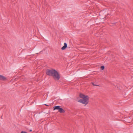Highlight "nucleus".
Listing matches in <instances>:
<instances>
[{
    "mask_svg": "<svg viewBox=\"0 0 133 133\" xmlns=\"http://www.w3.org/2000/svg\"><path fill=\"white\" fill-rule=\"evenodd\" d=\"M60 106H55L53 107L54 110H55L57 109L58 110L60 108Z\"/></svg>",
    "mask_w": 133,
    "mask_h": 133,
    "instance_id": "6",
    "label": "nucleus"
},
{
    "mask_svg": "<svg viewBox=\"0 0 133 133\" xmlns=\"http://www.w3.org/2000/svg\"><path fill=\"white\" fill-rule=\"evenodd\" d=\"M6 79V78L4 77L3 76L0 75V80L4 81Z\"/></svg>",
    "mask_w": 133,
    "mask_h": 133,
    "instance_id": "3",
    "label": "nucleus"
},
{
    "mask_svg": "<svg viewBox=\"0 0 133 133\" xmlns=\"http://www.w3.org/2000/svg\"><path fill=\"white\" fill-rule=\"evenodd\" d=\"M67 47V44L66 43H64V46L61 49L62 50H65Z\"/></svg>",
    "mask_w": 133,
    "mask_h": 133,
    "instance_id": "5",
    "label": "nucleus"
},
{
    "mask_svg": "<svg viewBox=\"0 0 133 133\" xmlns=\"http://www.w3.org/2000/svg\"><path fill=\"white\" fill-rule=\"evenodd\" d=\"M21 133H27L26 132L24 131H22Z\"/></svg>",
    "mask_w": 133,
    "mask_h": 133,
    "instance_id": "8",
    "label": "nucleus"
},
{
    "mask_svg": "<svg viewBox=\"0 0 133 133\" xmlns=\"http://www.w3.org/2000/svg\"><path fill=\"white\" fill-rule=\"evenodd\" d=\"M59 109L58 111L60 113H64L65 112V111L62 108H60Z\"/></svg>",
    "mask_w": 133,
    "mask_h": 133,
    "instance_id": "4",
    "label": "nucleus"
},
{
    "mask_svg": "<svg viewBox=\"0 0 133 133\" xmlns=\"http://www.w3.org/2000/svg\"><path fill=\"white\" fill-rule=\"evenodd\" d=\"M45 105H46V106H48V105H46V104H45Z\"/></svg>",
    "mask_w": 133,
    "mask_h": 133,
    "instance_id": "11",
    "label": "nucleus"
},
{
    "mask_svg": "<svg viewBox=\"0 0 133 133\" xmlns=\"http://www.w3.org/2000/svg\"><path fill=\"white\" fill-rule=\"evenodd\" d=\"M32 131V130H30V131H30V132H31V131Z\"/></svg>",
    "mask_w": 133,
    "mask_h": 133,
    "instance_id": "10",
    "label": "nucleus"
},
{
    "mask_svg": "<svg viewBox=\"0 0 133 133\" xmlns=\"http://www.w3.org/2000/svg\"><path fill=\"white\" fill-rule=\"evenodd\" d=\"M92 84H93L94 85V86H97V85H95V84H94L93 83H92Z\"/></svg>",
    "mask_w": 133,
    "mask_h": 133,
    "instance_id": "9",
    "label": "nucleus"
},
{
    "mask_svg": "<svg viewBox=\"0 0 133 133\" xmlns=\"http://www.w3.org/2000/svg\"><path fill=\"white\" fill-rule=\"evenodd\" d=\"M80 97L82 99L78 101L79 102L82 103L83 104H87L88 102L89 97L87 96H85L82 94H80L79 95Z\"/></svg>",
    "mask_w": 133,
    "mask_h": 133,
    "instance_id": "2",
    "label": "nucleus"
},
{
    "mask_svg": "<svg viewBox=\"0 0 133 133\" xmlns=\"http://www.w3.org/2000/svg\"><path fill=\"white\" fill-rule=\"evenodd\" d=\"M46 74L49 76H52L54 79L56 80H58L60 78V75L55 70L47 69L46 70Z\"/></svg>",
    "mask_w": 133,
    "mask_h": 133,
    "instance_id": "1",
    "label": "nucleus"
},
{
    "mask_svg": "<svg viewBox=\"0 0 133 133\" xmlns=\"http://www.w3.org/2000/svg\"><path fill=\"white\" fill-rule=\"evenodd\" d=\"M104 66H102L101 67V69L102 70H103L104 69Z\"/></svg>",
    "mask_w": 133,
    "mask_h": 133,
    "instance_id": "7",
    "label": "nucleus"
}]
</instances>
